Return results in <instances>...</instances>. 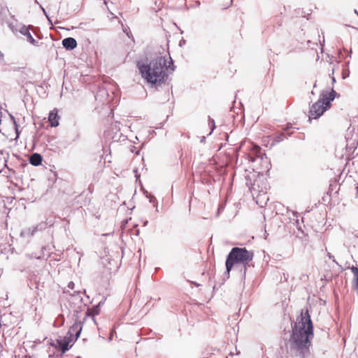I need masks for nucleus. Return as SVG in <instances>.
Returning a JSON list of instances; mask_svg holds the SVG:
<instances>
[{"mask_svg": "<svg viewBox=\"0 0 358 358\" xmlns=\"http://www.w3.org/2000/svg\"><path fill=\"white\" fill-rule=\"evenodd\" d=\"M284 138V134H281L280 135H279L278 136H277V139H276V141L277 142H280L281 141H282Z\"/></svg>", "mask_w": 358, "mask_h": 358, "instance_id": "4468645a", "label": "nucleus"}, {"mask_svg": "<svg viewBox=\"0 0 358 358\" xmlns=\"http://www.w3.org/2000/svg\"><path fill=\"white\" fill-rule=\"evenodd\" d=\"M313 337V327L308 310L301 312L292 329L287 343V350L294 356L304 358L309 353L310 340Z\"/></svg>", "mask_w": 358, "mask_h": 358, "instance_id": "f257e3e1", "label": "nucleus"}, {"mask_svg": "<svg viewBox=\"0 0 358 358\" xmlns=\"http://www.w3.org/2000/svg\"><path fill=\"white\" fill-rule=\"evenodd\" d=\"M267 186V182L266 181H263L262 178L256 179L250 187L252 196L254 198L256 197L257 199L260 197H263V199L268 201V198L266 196L268 189Z\"/></svg>", "mask_w": 358, "mask_h": 358, "instance_id": "39448f33", "label": "nucleus"}, {"mask_svg": "<svg viewBox=\"0 0 358 358\" xmlns=\"http://www.w3.org/2000/svg\"><path fill=\"white\" fill-rule=\"evenodd\" d=\"M199 4H200V2H199V1L197 3H196V5H199Z\"/></svg>", "mask_w": 358, "mask_h": 358, "instance_id": "aec40b11", "label": "nucleus"}, {"mask_svg": "<svg viewBox=\"0 0 358 358\" xmlns=\"http://www.w3.org/2000/svg\"><path fill=\"white\" fill-rule=\"evenodd\" d=\"M355 13H357L358 15V13L357 11V10H355Z\"/></svg>", "mask_w": 358, "mask_h": 358, "instance_id": "4be33fe9", "label": "nucleus"}, {"mask_svg": "<svg viewBox=\"0 0 358 358\" xmlns=\"http://www.w3.org/2000/svg\"><path fill=\"white\" fill-rule=\"evenodd\" d=\"M40 8L42 10L43 13H44V15L46 16V17L48 19V20H50L49 17H48V15L45 11V10L44 9V8L42 6H40Z\"/></svg>", "mask_w": 358, "mask_h": 358, "instance_id": "dca6fc26", "label": "nucleus"}, {"mask_svg": "<svg viewBox=\"0 0 358 358\" xmlns=\"http://www.w3.org/2000/svg\"><path fill=\"white\" fill-rule=\"evenodd\" d=\"M351 271L355 275V279L352 282L353 289L358 294V268L352 266Z\"/></svg>", "mask_w": 358, "mask_h": 358, "instance_id": "ddd939ff", "label": "nucleus"}, {"mask_svg": "<svg viewBox=\"0 0 358 358\" xmlns=\"http://www.w3.org/2000/svg\"><path fill=\"white\" fill-rule=\"evenodd\" d=\"M290 127H291V126H287V127L285 129V131H288Z\"/></svg>", "mask_w": 358, "mask_h": 358, "instance_id": "a211bd4d", "label": "nucleus"}, {"mask_svg": "<svg viewBox=\"0 0 358 358\" xmlns=\"http://www.w3.org/2000/svg\"><path fill=\"white\" fill-rule=\"evenodd\" d=\"M110 340H112V335H110V338H109Z\"/></svg>", "mask_w": 358, "mask_h": 358, "instance_id": "5701e85b", "label": "nucleus"}, {"mask_svg": "<svg viewBox=\"0 0 358 358\" xmlns=\"http://www.w3.org/2000/svg\"><path fill=\"white\" fill-rule=\"evenodd\" d=\"M141 76L149 83L155 86L161 85L168 79L169 74L175 70L171 57H157L148 64L138 63Z\"/></svg>", "mask_w": 358, "mask_h": 358, "instance_id": "f03ea898", "label": "nucleus"}, {"mask_svg": "<svg viewBox=\"0 0 358 358\" xmlns=\"http://www.w3.org/2000/svg\"><path fill=\"white\" fill-rule=\"evenodd\" d=\"M62 45L67 50H73L76 47L77 42L73 38L69 37L62 41Z\"/></svg>", "mask_w": 358, "mask_h": 358, "instance_id": "9d476101", "label": "nucleus"}, {"mask_svg": "<svg viewBox=\"0 0 358 358\" xmlns=\"http://www.w3.org/2000/svg\"><path fill=\"white\" fill-rule=\"evenodd\" d=\"M42 162V157L40 154L34 153L31 155L29 158V162L31 164L34 166H38L41 164Z\"/></svg>", "mask_w": 358, "mask_h": 358, "instance_id": "f8f14e48", "label": "nucleus"}, {"mask_svg": "<svg viewBox=\"0 0 358 358\" xmlns=\"http://www.w3.org/2000/svg\"><path fill=\"white\" fill-rule=\"evenodd\" d=\"M82 331V324L80 322L76 321L75 323L70 327L68 334L69 337H73L74 340H77L80 336Z\"/></svg>", "mask_w": 358, "mask_h": 358, "instance_id": "423d86ee", "label": "nucleus"}, {"mask_svg": "<svg viewBox=\"0 0 358 358\" xmlns=\"http://www.w3.org/2000/svg\"><path fill=\"white\" fill-rule=\"evenodd\" d=\"M45 225L46 224L44 223H40L32 227L24 229L21 231L20 235L22 237L33 236L37 231L43 229L45 227Z\"/></svg>", "mask_w": 358, "mask_h": 358, "instance_id": "0eeeda50", "label": "nucleus"}, {"mask_svg": "<svg viewBox=\"0 0 358 358\" xmlns=\"http://www.w3.org/2000/svg\"><path fill=\"white\" fill-rule=\"evenodd\" d=\"M20 33L27 37V41L34 45H36L37 42L31 36L29 27L26 26L22 27L20 30Z\"/></svg>", "mask_w": 358, "mask_h": 358, "instance_id": "1a4fd4ad", "label": "nucleus"}, {"mask_svg": "<svg viewBox=\"0 0 358 358\" xmlns=\"http://www.w3.org/2000/svg\"><path fill=\"white\" fill-rule=\"evenodd\" d=\"M335 91L331 92H322L319 99L314 103L310 108L308 114V120L310 122L313 119H318L325 111L331 106V101L334 100Z\"/></svg>", "mask_w": 358, "mask_h": 358, "instance_id": "20e7f679", "label": "nucleus"}, {"mask_svg": "<svg viewBox=\"0 0 358 358\" xmlns=\"http://www.w3.org/2000/svg\"><path fill=\"white\" fill-rule=\"evenodd\" d=\"M199 4H200V2H199V1L197 3H196V5H199Z\"/></svg>", "mask_w": 358, "mask_h": 358, "instance_id": "412c9836", "label": "nucleus"}, {"mask_svg": "<svg viewBox=\"0 0 358 358\" xmlns=\"http://www.w3.org/2000/svg\"><path fill=\"white\" fill-rule=\"evenodd\" d=\"M78 301H79V303H81V297L80 296H78Z\"/></svg>", "mask_w": 358, "mask_h": 358, "instance_id": "6ab92c4d", "label": "nucleus"}, {"mask_svg": "<svg viewBox=\"0 0 358 358\" xmlns=\"http://www.w3.org/2000/svg\"><path fill=\"white\" fill-rule=\"evenodd\" d=\"M210 122H212V129H211V131H210V133H211L215 128V122H214V120H210Z\"/></svg>", "mask_w": 358, "mask_h": 358, "instance_id": "f3484780", "label": "nucleus"}, {"mask_svg": "<svg viewBox=\"0 0 358 358\" xmlns=\"http://www.w3.org/2000/svg\"><path fill=\"white\" fill-rule=\"evenodd\" d=\"M59 117L57 114V110L54 109L50 111L48 116V121L51 127H57L59 125Z\"/></svg>", "mask_w": 358, "mask_h": 358, "instance_id": "6e6552de", "label": "nucleus"}, {"mask_svg": "<svg viewBox=\"0 0 358 358\" xmlns=\"http://www.w3.org/2000/svg\"><path fill=\"white\" fill-rule=\"evenodd\" d=\"M74 282H69L68 284V288L73 289L74 288Z\"/></svg>", "mask_w": 358, "mask_h": 358, "instance_id": "2eb2a0df", "label": "nucleus"}, {"mask_svg": "<svg viewBox=\"0 0 358 358\" xmlns=\"http://www.w3.org/2000/svg\"><path fill=\"white\" fill-rule=\"evenodd\" d=\"M71 338L64 337L63 339L58 341V343L62 348V352H65L69 349V343Z\"/></svg>", "mask_w": 358, "mask_h": 358, "instance_id": "9b49d317", "label": "nucleus"}, {"mask_svg": "<svg viewBox=\"0 0 358 358\" xmlns=\"http://www.w3.org/2000/svg\"><path fill=\"white\" fill-rule=\"evenodd\" d=\"M253 252L248 251L245 248H233L227 255L225 265L226 273L229 275L232 267L236 264H241L244 266V272L246 271V265L252 261Z\"/></svg>", "mask_w": 358, "mask_h": 358, "instance_id": "7ed1b4c3", "label": "nucleus"}]
</instances>
